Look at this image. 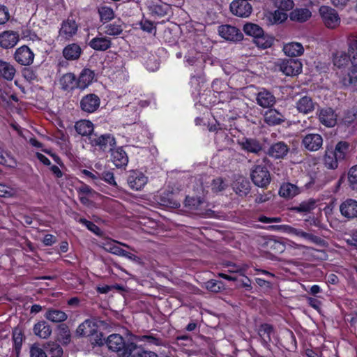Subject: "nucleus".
I'll return each instance as SVG.
<instances>
[{"instance_id":"f257e3e1","label":"nucleus","mask_w":357,"mask_h":357,"mask_svg":"<svg viewBox=\"0 0 357 357\" xmlns=\"http://www.w3.org/2000/svg\"><path fill=\"white\" fill-rule=\"evenodd\" d=\"M108 349L116 352L119 357H130L132 351V347L135 343L126 342L119 334L114 333L109 335L105 341Z\"/></svg>"},{"instance_id":"f03ea898","label":"nucleus","mask_w":357,"mask_h":357,"mask_svg":"<svg viewBox=\"0 0 357 357\" xmlns=\"http://www.w3.org/2000/svg\"><path fill=\"white\" fill-rule=\"evenodd\" d=\"M253 183L260 188L266 187L271 182V174L267 167L262 165H255L250 172Z\"/></svg>"},{"instance_id":"7ed1b4c3","label":"nucleus","mask_w":357,"mask_h":357,"mask_svg":"<svg viewBox=\"0 0 357 357\" xmlns=\"http://www.w3.org/2000/svg\"><path fill=\"white\" fill-rule=\"evenodd\" d=\"M319 14L324 25L327 28L334 29L340 26L341 20L335 9L329 6H321Z\"/></svg>"},{"instance_id":"20e7f679","label":"nucleus","mask_w":357,"mask_h":357,"mask_svg":"<svg viewBox=\"0 0 357 357\" xmlns=\"http://www.w3.org/2000/svg\"><path fill=\"white\" fill-rule=\"evenodd\" d=\"M89 140L91 146H98L103 151H111L116 145L115 138L110 134H105L100 136L96 135H91L89 137Z\"/></svg>"},{"instance_id":"39448f33","label":"nucleus","mask_w":357,"mask_h":357,"mask_svg":"<svg viewBox=\"0 0 357 357\" xmlns=\"http://www.w3.org/2000/svg\"><path fill=\"white\" fill-rule=\"evenodd\" d=\"M279 70L287 76H295L302 71V63L298 59H287L279 64Z\"/></svg>"},{"instance_id":"423d86ee","label":"nucleus","mask_w":357,"mask_h":357,"mask_svg":"<svg viewBox=\"0 0 357 357\" xmlns=\"http://www.w3.org/2000/svg\"><path fill=\"white\" fill-rule=\"evenodd\" d=\"M231 12L241 17H248L252 13V7L247 0H234L230 4Z\"/></svg>"},{"instance_id":"0eeeda50","label":"nucleus","mask_w":357,"mask_h":357,"mask_svg":"<svg viewBox=\"0 0 357 357\" xmlns=\"http://www.w3.org/2000/svg\"><path fill=\"white\" fill-rule=\"evenodd\" d=\"M78 30V25L75 20L68 18L64 20L59 29V36L66 40L71 39L76 35Z\"/></svg>"},{"instance_id":"6e6552de","label":"nucleus","mask_w":357,"mask_h":357,"mask_svg":"<svg viewBox=\"0 0 357 357\" xmlns=\"http://www.w3.org/2000/svg\"><path fill=\"white\" fill-rule=\"evenodd\" d=\"M14 59L22 66H29L33 62L34 54L26 45H23L15 50Z\"/></svg>"},{"instance_id":"1a4fd4ad","label":"nucleus","mask_w":357,"mask_h":357,"mask_svg":"<svg viewBox=\"0 0 357 357\" xmlns=\"http://www.w3.org/2000/svg\"><path fill=\"white\" fill-rule=\"evenodd\" d=\"M100 104V98L94 93H90L81 99L80 108L85 112L93 113L98 109Z\"/></svg>"},{"instance_id":"9d476101","label":"nucleus","mask_w":357,"mask_h":357,"mask_svg":"<svg viewBox=\"0 0 357 357\" xmlns=\"http://www.w3.org/2000/svg\"><path fill=\"white\" fill-rule=\"evenodd\" d=\"M219 35L227 40L239 41L243 38L241 31L231 25H222L218 28Z\"/></svg>"},{"instance_id":"9b49d317","label":"nucleus","mask_w":357,"mask_h":357,"mask_svg":"<svg viewBox=\"0 0 357 357\" xmlns=\"http://www.w3.org/2000/svg\"><path fill=\"white\" fill-rule=\"evenodd\" d=\"M148 178L140 172L132 171L128 178V183L130 188L140 190L147 183Z\"/></svg>"},{"instance_id":"f8f14e48","label":"nucleus","mask_w":357,"mask_h":357,"mask_svg":"<svg viewBox=\"0 0 357 357\" xmlns=\"http://www.w3.org/2000/svg\"><path fill=\"white\" fill-rule=\"evenodd\" d=\"M302 144L310 151H317L323 145V138L319 134H308L303 137Z\"/></svg>"},{"instance_id":"ddd939ff","label":"nucleus","mask_w":357,"mask_h":357,"mask_svg":"<svg viewBox=\"0 0 357 357\" xmlns=\"http://www.w3.org/2000/svg\"><path fill=\"white\" fill-rule=\"evenodd\" d=\"M319 120L326 127H333L337 123V115L330 107L320 109L318 112Z\"/></svg>"},{"instance_id":"4468645a","label":"nucleus","mask_w":357,"mask_h":357,"mask_svg":"<svg viewBox=\"0 0 357 357\" xmlns=\"http://www.w3.org/2000/svg\"><path fill=\"white\" fill-rule=\"evenodd\" d=\"M341 214L346 218L351 220L357 217V201L348 199L340 206Z\"/></svg>"},{"instance_id":"2eb2a0df","label":"nucleus","mask_w":357,"mask_h":357,"mask_svg":"<svg viewBox=\"0 0 357 357\" xmlns=\"http://www.w3.org/2000/svg\"><path fill=\"white\" fill-rule=\"evenodd\" d=\"M289 146L284 142H278L272 144L268 151L267 155L274 159H282L288 153Z\"/></svg>"},{"instance_id":"dca6fc26","label":"nucleus","mask_w":357,"mask_h":357,"mask_svg":"<svg viewBox=\"0 0 357 357\" xmlns=\"http://www.w3.org/2000/svg\"><path fill=\"white\" fill-rule=\"evenodd\" d=\"M19 41V34L13 31L0 33V47L8 49L13 47Z\"/></svg>"},{"instance_id":"f3484780","label":"nucleus","mask_w":357,"mask_h":357,"mask_svg":"<svg viewBox=\"0 0 357 357\" xmlns=\"http://www.w3.org/2000/svg\"><path fill=\"white\" fill-rule=\"evenodd\" d=\"M232 188L236 194L240 197L247 196L250 191V184L249 181L243 176H238L234 181Z\"/></svg>"},{"instance_id":"a211bd4d","label":"nucleus","mask_w":357,"mask_h":357,"mask_svg":"<svg viewBox=\"0 0 357 357\" xmlns=\"http://www.w3.org/2000/svg\"><path fill=\"white\" fill-rule=\"evenodd\" d=\"M256 100L257 103L263 108H270L276 102L275 97L272 93L265 89L257 93Z\"/></svg>"},{"instance_id":"6ab92c4d","label":"nucleus","mask_w":357,"mask_h":357,"mask_svg":"<svg viewBox=\"0 0 357 357\" xmlns=\"http://www.w3.org/2000/svg\"><path fill=\"white\" fill-rule=\"evenodd\" d=\"M111 151L112 161L117 168L124 167L128 165V157L121 147L112 149Z\"/></svg>"},{"instance_id":"aec40b11","label":"nucleus","mask_w":357,"mask_h":357,"mask_svg":"<svg viewBox=\"0 0 357 357\" xmlns=\"http://www.w3.org/2000/svg\"><path fill=\"white\" fill-rule=\"evenodd\" d=\"M78 197L80 202L89 206L91 204V198L93 197L97 193L89 185L83 184L77 188Z\"/></svg>"},{"instance_id":"412c9836","label":"nucleus","mask_w":357,"mask_h":357,"mask_svg":"<svg viewBox=\"0 0 357 357\" xmlns=\"http://www.w3.org/2000/svg\"><path fill=\"white\" fill-rule=\"evenodd\" d=\"M242 149L250 153L258 154L262 150L261 144L256 139L245 138L239 142Z\"/></svg>"},{"instance_id":"4be33fe9","label":"nucleus","mask_w":357,"mask_h":357,"mask_svg":"<svg viewBox=\"0 0 357 357\" xmlns=\"http://www.w3.org/2000/svg\"><path fill=\"white\" fill-rule=\"evenodd\" d=\"M89 45L94 50L106 51L111 47L112 41L106 36L96 37L90 40Z\"/></svg>"},{"instance_id":"5701e85b","label":"nucleus","mask_w":357,"mask_h":357,"mask_svg":"<svg viewBox=\"0 0 357 357\" xmlns=\"http://www.w3.org/2000/svg\"><path fill=\"white\" fill-rule=\"evenodd\" d=\"M97 331V325L92 320H85L77 328V335L79 336H90L93 335Z\"/></svg>"},{"instance_id":"b1692460","label":"nucleus","mask_w":357,"mask_h":357,"mask_svg":"<svg viewBox=\"0 0 357 357\" xmlns=\"http://www.w3.org/2000/svg\"><path fill=\"white\" fill-rule=\"evenodd\" d=\"M94 79V73L88 68H84L81 72L79 78L76 82V85L81 89H86L90 85Z\"/></svg>"},{"instance_id":"393cba45","label":"nucleus","mask_w":357,"mask_h":357,"mask_svg":"<svg viewBox=\"0 0 357 357\" xmlns=\"http://www.w3.org/2000/svg\"><path fill=\"white\" fill-rule=\"evenodd\" d=\"M264 121L270 125H278L284 121V116L276 109L266 111L264 116Z\"/></svg>"},{"instance_id":"a878e982","label":"nucleus","mask_w":357,"mask_h":357,"mask_svg":"<svg viewBox=\"0 0 357 357\" xmlns=\"http://www.w3.org/2000/svg\"><path fill=\"white\" fill-rule=\"evenodd\" d=\"M283 51L287 56L296 57L303 54L304 48L301 43L291 42L284 45Z\"/></svg>"},{"instance_id":"bb28decb","label":"nucleus","mask_w":357,"mask_h":357,"mask_svg":"<svg viewBox=\"0 0 357 357\" xmlns=\"http://www.w3.org/2000/svg\"><path fill=\"white\" fill-rule=\"evenodd\" d=\"M16 70L9 62L0 59V76L8 81L13 79Z\"/></svg>"},{"instance_id":"cd10ccee","label":"nucleus","mask_w":357,"mask_h":357,"mask_svg":"<svg viewBox=\"0 0 357 357\" xmlns=\"http://www.w3.org/2000/svg\"><path fill=\"white\" fill-rule=\"evenodd\" d=\"M33 331L36 336L43 339L48 338L52 334L50 326L45 321L36 323L33 326Z\"/></svg>"},{"instance_id":"c85d7f7f","label":"nucleus","mask_w":357,"mask_h":357,"mask_svg":"<svg viewBox=\"0 0 357 357\" xmlns=\"http://www.w3.org/2000/svg\"><path fill=\"white\" fill-rule=\"evenodd\" d=\"M315 103L309 96H303L296 102V108L299 112L308 114L314 109Z\"/></svg>"},{"instance_id":"c756f323","label":"nucleus","mask_w":357,"mask_h":357,"mask_svg":"<svg viewBox=\"0 0 357 357\" xmlns=\"http://www.w3.org/2000/svg\"><path fill=\"white\" fill-rule=\"evenodd\" d=\"M350 61V55L344 51H337L333 56V64L338 68L346 67Z\"/></svg>"},{"instance_id":"7c9ffc66","label":"nucleus","mask_w":357,"mask_h":357,"mask_svg":"<svg viewBox=\"0 0 357 357\" xmlns=\"http://www.w3.org/2000/svg\"><path fill=\"white\" fill-rule=\"evenodd\" d=\"M45 317L52 322L59 323L66 321L68 315L63 311L51 308L47 310Z\"/></svg>"},{"instance_id":"2f4dec72","label":"nucleus","mask_w":357,"mask_h":357,"mask_svg":"<svg viewBox=\"0 0 357 357\" xmlns=\"http://www.w3.org/2000/svg\"><path fill=\"white\" fill-rule=\"evenodd\" d=\"M81 52V47L75 43L67 45L63 50V56L68 60H76L79 59Z\"/></svg>"},{"instance_id":"473e14b6","label":"nucleus","mask_w":357,"mask_h":357,"mask_svg":"<svg viewBox=\"0 0 357 357\" xmlns=\"http://www.w3.org/2000/svg\"><path fill=\"white\" fill-rule=\"evenodd\" d=\"M299 193L298 187L294 184L287 183L281 185L279 194L281 197L285 198H292Z\"/></svg>"},{"instance_id":"72a5a7b5","label":"nucleus","mask_w":357,"mask_h":357,"mask_svg":"<svg viewBox=\"0 0 357 357\" xmlns=\"http://www.w3.org/2000/svg\"><path fill=\"white\" fill-rule=\"evenodd\" d=\"M75 127L76 131L81 135H92L91 133L93 130V125L89 121H79L76 123Z\"/></svg>"},{"instance_id":"f704fd0d","label":"nucleus","mask_w":357,"mask_h":357,"mask_svg":"<svg viewBox=\"0 0 357 357\" xmlns=\"http://www.w3.org/2000/svg\"><path fill=\"white\" fill-rule=\"evenodd\" d=\"M123 22L119 20L118 21L108 24L105 26V33L108 36H116L122 33Z\"/></svg>"},{"instance_id":"c9c22d12","label":"nucleus","mask_w":357,"mask_h":357,"mask_svg":"<svg viewBox=\"0 0 357 357\" xmlns=\"http://www.w3.org/2000/svg\"><path fill=\"white\" fill-rule=\"evenodd\" d=\"M266 18L271 24H280L287 19V14L278 8L274 12L268 13Z\"/></svg>"},{"instance_id":"e433bc0d","label":"nucleus","mask_w":357,"mask_h":357,"mask_svg":"<svg viewBox=\"0 0 357 357\" xmlns=\"http://www.w3.org/2000/svg\"><path fill=\"white\" fill-rule=\"evenodd\" d=\"M324 161L327 168L335 169L337 167L340 160L337 159V156L333 152V149H327L325 152Z\"/></svg>"},{"instance_id":"4c0bfd02","label":"nucleus","mask_w":357,"mask_h":357,"mask_svg":"<svg viewBox=\"0 0 357 357\" xmlns=\"http://www.w3.org/2000/svg\"><path fill=\"white\" fill-rule=\"evenodd\" d=\"M312 15L307 8H297L291 13L290 17L292 20L303 22L307 21Z\"/></svg>"},{"instance_id":"58836bf2","label":"nucleus","mask_w":357,"mask_h":357,"mask_svg":"<svg viewBox=\"0 0 357 357\" xmlns=\"http://www.w3.org/2000/svg\"><path fill=\"white\" fill-rule=\"evenodd\" d=\"M259 335L264 344H268L271 341V335L273 333V326L264 324H261L258 331Z\"/></svg>"},{"instance_id":"ea45409f","label":"nucleus","mask_w":357,"mask_h":357,"mask_svg":"<svg viewBox=\"0 0 357 357\" xmlns=\"http://www.w3.org/2000/svg\"><path fill=\"white\" fill-rule=\"evenodd\" d=\"M298 237L307 240L317 245L324 246L326 245V241L321 238L315 236L311 233L306 232L301 229H300L299 230Z\"/></svg>"},{"instance_id":"a19ab883","label":"nucleus","mask_w":357,"mask_h":357,"mask_svg":"<svg viewBox=\"0 0 357 357\" xmlns=\"http://www.w3.org/2000/svg\"><path fill=\"white\" fill-rule=\"evenodd\" d=\"M98 11L100 22L102 23L108 22L114 18V12L110 7L106 6H100Z\"/></svg>"},{"instance_id":"79ce46f5","label":"nucleus","mask_w":357,"mask_h":357,"mask_svg":"<svg viewBox=\"0 0 357 357\" xmlns=\"http://www.w3.org/2000/svg\"><path fill=\"white\" fill-rule=\"evenodd\" d=\"M349 146V145L347 142L341 141L336 144L335 149H333V152L340 161H342L345 158L348 152Z\"/></svg>"},{"instance_id":"37998d69","label":"nucleus","mask_w":357,"mask_h":357,"mask_svg":"<svg viewBox=\"0 0 357 357\" xmlns=\"http://www.w3.org/2000/svg\"><path fill=\"white\" fill-rule=\"evenodd\" d=\"M116 243H118V242L112 239H107L102 243L101 246L107 252L119 256L122 248L118 246Z\"/></svg>"},{"instance_id":"c03bdc74","label":"nucleus","mask_w":357,"mask_h":357,"mask_svg":"<svg viewBox=\"0 0 357 357\" xmlns=\"http://www.w3.org/2000/svg\"><path fill=\"white\" fill-rule=\"evenodd\" d=\"M273 38L267 34L263 33L254 39V43L257 47L262 49H266L273 44Z\"/></svg>"},{"instance_id":"a18cd8bd","label":"nucleus","mask_w":357,"mask_h":357,"mask_svg":"<svg viewBox=\"0 0 357 357\" xmlns=\"http://www.w3.org/2000/svg\"><path fill=\"white\" fill-rule=\"evenodd\" d=\"M243 31L245 34L252 36L254 39L263 33V29L259 25L252 23L245 24Z\"/></svg>"},{"instance_id":"49530a36","label":"nucleus","mask_w":357,"mask_h":357,"mask_svg":"<svg viewBox=\"0 0 357 357\" xmlns=\"http://www.w3.org/2000/svg\"><path fill=\"white\" fill-rule=\"evenodd\" d=\"M132 349L130 354L132 357H158V355L152 351H144L142 347L137 346L135 343L131 346Z\"/></svg>"},{"instance_id":"de8ad7c7","label":"nucleus","mask_w":357,"mask_h":357,"mask_svg":"<svg viewBox=\"0 0 357 357\" xmlns=\"http://www.w3.org/2000/svg\"><path fill=\"white\" fill-rule=\"evenodd\" d=\"M71 340L70 332L68 326L61 325L59 326V341L63 344H68Z\"/></svg>"},{"instance_id":"09e8293b","label":"nucleus","mask_w":357,"mask_h":357,"mask_svg":"<svg viewBox=\"0 0 357 357\" xmlns=\"http://www.w3.org/2000/svg\"><path fill=\"white\" fill-rule=\"evenodd\" d=\"M227 185V183L224 178L218 177L212 181L211 190L214 193H218L225 190Z\"/></svg>"},{"instance_id":"8fccbe9b","label":"nucleus","mask_w":357,"mask_h":357,"mask_svg":"<svg viewBox=\"0 0 357 357\" xmlns=\"http://www.w3.org/2000/svg\"><path fill=\"white\" fill-rule=\"evenodd\" d=\"M23 333L20 329L15 328L13 331V340L17 354L20 353L23 342Z\"/></svg>"},{"instance_id":"3c124183","label":"nucleus","mask_w":357,"mask_h":357,"mask_svg":"<svg viewBox=\"0 0 357 357\" xmlns=\"http://www.w3.org/2000/svg\"><path fill=\"white\" fill-rule=\"evenodd\" d=\"M0 164L9 167H14L16 166V161L13 156L4 152L0 147Z\"/></svg>"},{"instance_id":"603ef678","label":"nucleus","mask_w":357,"mask_h":357,"mask_svg":"<svg viewBox=\"0 0 357 357\" xmlns=\"http://www.w3.org/2000/svg\"><path fill=\"white\" fill-rule=\"evenodd\" d=\"M61 84L65 89L73 88L75 84V76L73 73H66L61 79Z\"/></svg>"},{"instance_id":"864d4df0","label":"nucleus","mask_w":357,"mask_h":357,"mask_svg":"<svg viewBox=\"0 0 357 357\" xmlns=\"http://www.w3.org/2000/svg\"><path fill=\"white\" fill-rule=\"evenodd\" d=\"M315 208V201L314 199H309L303 202L298 206H295L294 210L296 212H309Z\"/></svg>"},{"instance_id":"5fc2aeb1","label":"nucleus","mask_w":357,"mask_h":357,"mask_svg":"<svg viewBox=\"0 0 357 357\" xmlns=\"http://www.w3.org/2000/svg\"><path fill=\"white\" fill-rule=\"evenodd\" d=\"M267 245L269 247L270 250L275 253H282L285 250L284 244L275 239H270L267 242Z\"/></svg>"},{"instance_id":"6e6d98bb","label":"nucleus","mask_w":357,"mask_h":357,"mask_svg":"<svg viewBox=\"0 0 357 357\" xmlns=\"http://www.w3.org/2000/svg\"><path fill=\"white\" fill-rule=\"evenodd\" d=\"M348 182L352 190H357V165L352 167L349 170Z\"/></svg>"},{"instance_id":"4d7b16f0","label":"nucleus","mask_w":357,"mask_h":357,"mask_svg":"<svg viewBox=\"0 0 357 357\" xmlns=\"http://www.w3.org/2000/svg\"><path fill=\"white\" fill-rule=\"evenodd\" d=\"M275 6L284 12L291 10L294 7L292 0H274Z\"/></svg>"},{"instance_id":"13d9d810","label":"nucleus","mask_w":357,"mask_h":357,"mask_svg":"<svg viewBox=\"0 0 357 357\" xmlns=\"http://www.w3.org/2000/svg\"><path fill=\"white\" fill-rule=\"evenodd\" d=\"M17 194V190L6 184L0 183V197H12Z\"/></svg>"},{"instance_id":"bf43d9fd","label":"nucleus","mask_w":357,"mask_h":357,"mask_svg":"<svg viewBox=\"0 0 357 357\" xmlns=\"http://www.w3.org/2000/svg\"><path fill=\"white\" fill-rule=\"evenodd\" d=\"M205 287L208 291L215 293L220 292L224 289V285L221 282L214 280L207 281L205 283Z\"/></svg>"},{"instance_id":"052dcab7","label":"nucleus","mask_w":357,"mask_h":357,"mask_svg":"<svg viewBox=\"0 0 357 357\" xmlns=\"http://www.w3.org/2000/svg\"><path fill=\"white\" fill-rule=\"evenodd\" d=\"M228 267V272L231 273H240L243 275L244 273L246 271L248 266L247 265H237L235 264H232L229 262L226 264Z\"/></svg>"},{"instance_id":"680f3d73","label":"nucleus","mask_w":357,"mask_h":357,"mask_svg":"<svg viewBox=\"0 0 357 357\" xmlns=\"http://www.w3.org/2000/svg\"><path fill=\"white\" fill-rule=\"evenodd\" d=\"M47 347L49 348L50 354L52 357H61L63 354V349L58 344L54 342H48Z\"/></svg>"},{"instance_id":"e2e57ef3","label":"nucleus","mask_w":357,"mask_h":357,"mask_svg":"<svg viewBox=\"0 0 357 357\" xmlns=\"http://www.w3.org/2000/svg\"><path fill=\"white\" fill-rule=\"evenodd\" d=\"M79 222L83 224L89 230L96 234H98L100 231V228L93 222L86 220L85 218L79 219Z\"/></svg>"},{"instance_id":"0e129e2a","label":"nucleus","mask_w":357,"mask_h":357,"mask_svg":"<svg viewBox=\"0 0 357 357\" xmlns=\"http://www.w3.org/2000/svg\"><path fill=\"white\" fill-rule=\"evenodd\" d=\"M348 52L357 50V34H350L347 38Z\"/></svg>"},{"instance_id":"69168bd1","label":"nucleus","mask_w":357,"mask_h":357,"mask_svg":"<svg viewBox=\"0 0 357 357\" xmlns=\"http://www.w3.org/2000/svg\"><path fill=\"white\" fill-rule=\"evenodd\" d=\"M31 357H47L44 350L38 344H33L30 348Z\"/></svg>"},{"instance_id":"338daca9","label":"nucleus","mask_w":357,"mask_h":357,"mask_svg":"<svg viewBox=\"0 0 357 357\" xmlns=\"http://www.w3.org/2000/svg\"><path fill=\"white\" fill-rule=\"evenodd\" d=\"M138 340L146 341L148 343L154 345H160L162 340L153 335H142L137 337Z\"/></svg>"},{"instance_id":"774afa93","label":"nucleus","mask_w":357,"mask_h":357,"mask_svg":"<svg viewBox=\"0 0 357 357\" xmlns=\"http://www.w3.org/2000/svg\"><path fill=\"white\" fill-rule=\"evenodd\" d=\"M348 84L357 82V64H353L348 71Z\"/></svg>"}]
</instances>
